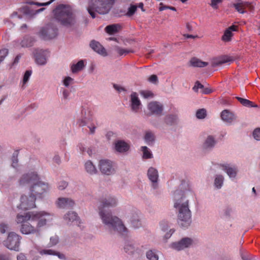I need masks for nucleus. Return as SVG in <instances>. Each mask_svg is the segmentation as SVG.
Listing matches in <instances>:
<instances>
[{
  "label": "nucleus",
  "mask_w": 260,
  "mask_h": 260,
  "mask_svg": "<svg viewBox=\"0 0 260 260\" xmlns=\"http://www.w3.org/2000/svg\"><path fill=\"white\" fill-rule=\"evenodd\" d=\"M21 188H26L28 192L20 198V204L18 208L23 210H29L36 207L37 199H42L49 190L48 183L40 180L37 172L29 171L22 174L17 181Z\"/></svg>",
  "instance_id": "nucleus-1"
},
{
  "label": "nucleus",
  "mask_w": 260,
  "mask_h": 260,
  "mask_svg": "<svg viewBox=\"0 0 260 260\" xmlns=\"http://www.w3.org/2000/svg\"><path fill=\"white\" fill-rule=\"evenodd\" d=\"M52 213L46 211H28L16 215L15 221L20 224V232L23 235H39L41 229L49 225L54 219Z\"/></svg>",
  "instance_id": "nucleus-2"
},
{
  "label": "nucleus",
  "mask_w": 260,
  "mask_h": 260,
  "mask_svg": "<svg viewBox=\"0 0 260 260\" xmlns=\"http://www.w3.org/2000/svg\"><path fill=\"white\" fill-rule=\"evenodd\" d=\"M174 207L177 211V222L182 228H187L191 223V212L189 208L188 200L181 190L174 193Z\"/></svg>",
  "instance_id": "nucleus-3"
},
{
  "label": "nucleus",
  "mask_w": 260,
  "mask_h": 260,
  "mask_svg": "<svg viewBox=\"0 0 260 260\" xmlns=\"http://www.w3.org/2000/svg\"><path fill=\"white\" fill-rule=\"evenodd\" d=\"M98 214L105 231L112 234L114 230V198L112 196L101 199L98 207Z\"/></svg>",
  "instance_id": "nucleus-4"
},
{
  "label": "nucleus",
  "mask_w": 260,
  "mask_h": 260,
  "mask_svg": "<svg viewBox=\"0 0 260 260\" xmlns=\"http://www.w3.org/2000/svg\"><path fill=\"white\" fill-rule=\"evenodd\" d=\"M114 0H90L87 10L91 16L94 18V12L103 15L107 14L111 9Z\"/></svg>",
  "instance_id": "nucleus-5"
},
{
  "label": "nucleus",
  "mask_w": 260,
  "mask_h": 260,
  "mask_svg": "<svg viewBox=\"0 0 260 260\" xmlns=\"http://www.w3.org/2000/svg\"><path fill=\"white\" fill-rule=\"evenodd\" d=\"M54 13L56 19L64 25L70 26L75 22L72 10L69 6L60 5L54 10Z\"/></svg>",
  "instance_id": "nucleus-6"
},
{
  "label": "nucleus",
  "mask_w": 260,
  "mask_h": 260,
  "mask_svg": "<svg viewBox=\"0 0 260 260\" xmlns=\"http://www.w3.org/2000/svg\"><path fill=\"white\" fill-rule=\"evenodd\" d=\"M117 212L118 216L127 218L134 228L137 229L142 226L141 212L137 208L131 207L126 210L118 209Z\"/></svg>",
  "instance_id": "nucleus-7"
},
{
  "label": "nucleus",
  "mask_w": 260,
  "mask_h": 260,
  "mask_svg": "<svg viewBox=\"0 0 260 260\" xmlns=\"http://www.w3.org/2000/svg\"><path fill=\"white\" fill-rule=\"evenodd\" d=\"M21 237L15 232L9 233L8 237L3 242L4 245L8 249L18 251Z\"/></svg>",
  "instance_id": "nucleus-8"
},
{
  "label": "nucleus",
  "mask_w": 260,
  "mask_h": 260,
  "mask_svg": "<svg viewBox=\"0 0 260 260\" xmlns=\"http://www.w3.org/2000/svg\"><path fill=\"white\" fill-rule=\"evenodd\" d=\"M113 162L108 159H101L98 162V168L103 175H110L113 171Z\"/></svg>",
  "instance_id": "nucleus-9"
},
{
  "label": "nucleus",
  "mask_w": 260,
  "mask_h": 260,
  "mask_svg": "<svg viewBox=\"0 0 260 260\" xmlns=\"http://www.w3.org/2000/svg\"><path fill=\"white\" fill-rule=\"evenodd\" d=\"M39 34L44 40L52 39L57 36V29L52 25H47L40 29Z\"/></svg>",
  "instance_id": "nucleus-10"
},
{
  "label": "nucleus",
  "mask_w": 260,
  "mask_h": 260,
  "mask_svg": "<svg viewBox=\"0 0 260 260\" xmlns=\"http://www.w3.org/2000/svg\"><path fill=\"white\" fill-rule=\"evenodd\" d=\"M194 244L193 239L185 237L182 238L180 241L173 242L171 244V247L177 251H181L185 248H189Z\"/></svg>",
  "instance_id": "nucleus-11"
},
{
  "label": "nucleus",
  "mask_w": 260,
  "mask_h": 260,
  "mask_svg": "<svg viewBox=\"0 0 260 260\" xmlns=\"http://www.w3.org/2000/svg\"><path fill=\"white\" fill-rule=\"evenodd\" d=\"M129 107L132 112L137 113L142 108V104L136 92H132L129 96Z\"/></svg>",
  "instance_id": "nucleus-12"
},
{
  "label": "nucleus",
  "mask_w": 260,
  "mask_h": 260,
  "mask_svg": "<svg viewBox=\"0 0 260 260\" xmlns=\"http://www.w3.org/2000/svg\"><path fill=\"white\" fill-rule=\"evenodd\" d=\"M118 235L125 237L128 236V230L124 225L122 220L117 216H115V233Z\"/></svg>",
  "instance_id": "nucleus-13"
},
{
  "label": "nucleus",
  "mask_w": 260,
  "mask_h": 260,
  "mask_svg": "<svg viewBox=\"0 0 260 260\" xmlns=\"http://www.w3.org/2000/svg\"><path fill=\"white\" fill-rule=\"evenodd\" d=\"M36 62L39 65H44L47 62L48 52L46 50L36 49L34 52Z\"/></svg>",
  "instance_id": "nucleus-14"
},
{
  "label": "nucleus",
  "mask_w": 260,
  "mask_h": 260,
  "mask_svg": "<svg viewBox=\"0 0 260 260\" xmlns=\"http://www.w3.org/2000/svg\"><path fill=\"white\" fill-rule=\"evenodd\" d=\"M92 116V111L90 107L87 106H82L80 115L78 116L79 120H81L83 124H85L87 120H89Z\"/></svg>",
  "instance_id": "nucleus-15"
},
{
  "label": "nucleus",
  "mask_w": 260,
  "mask_h": 260,
  "mask_svg": "<svg viewBox=\"0 0 260 260\" xmlns=\"http://www.w3.org/2000/svg\"><path fill=\"white\" fill-rule=\"evenodd\" d=\"M56 206L60 209L72 208L75 204V201L70 198H59L55 202Z\"/></svg>",
  "instance_id": "nucleus-16"
},
{
  "label": "nucleus",
  "mask_w": 260,
  "mask_h": 260,
  "mask_svg": "<svg viewBox=\"0 0 260 260\" xmlns=\"http://www.w3.org/2000/svg\"><path fill=\"white\" fill-rule=\"evenodd\" d=\"M130 149L129 143L121 140L115 141V150L122 154H126Z\"/></svg>",
  "instance_id": "nucleus-17"
},
{
  "label": "nucleus",
  "mask_w": 260,
  "mask_h": 260,
  "mask_svg": "<svg viewBox=\"0 0 260 260\" xmlns=\"http://www.w3.org/2000/svg\"><path fill=\"white\" fill-rule=\"evenodd\" d=\"M147 108L151 114L156 115H160L163 110L162 105L156 101L150 102L148 104Z\"/></svg>",
  "instance_id": "nucleus-18"
},
{
  "label": "nucleus",
  "mask_w": 260,
  "mask_h": 260,
  "mask_svg": "<svg viewBox=\"0 0 260 260\" xmlns=\"http://www.w3.org/2000/svg\"><path fill=\"white\" fill-rule=\"evenodd\" d=\"M87 62L85 60L81 59L77 62L74 61L70 64V70L73 74H77L84 70Z\"/></svg>",
  "instance_id": "nucleus-19"
},
{
  "label": "nucleus",
  "mask_w": 260,
  "mask_h": 260,
  "mask_svg": "<svg viewBox=\"0 0 260 260\" xmlns=\"http://www.w3.org/2000/svg\"><path fill=\"white\" fill-rule=\"evenodd\" d=\"M123 249L127 254L133 255L138 251V247L134 241L127 240L124 243Z\"/></svg>",
  "instance_id": "nucleus-20"
},
{
  "label": "nucleus",
  "mask_w": 260,
  "mask_h": 260,
  "mask_svg": "<svg viewBox=\"0 0 260 260\" xmlns=\"http://www.w3.org/2000/svg\"><path fill=\"white\" fill-rule=\"evenodd\" d=\"M221 119L225 122L232 124L236 119V116L229 110H224L220 114Z\"/></svg>",
  "instance_id": "nucleus-21"
},
{
  "label": "nucleus",
  "mask_w": 260,
  "mask_h": 260,
  "mask_svg": "<svg viewBox=\"0 0 260 260\" xmlns=\"http://www.w3.org/2000/svg\"><path fill=\"white\" fill-rule=\"evenodd\" d=\"M84 170L86 173L90 175H96L98 169L96 166L90 160H86L83 163Z\"/></svg>",
  "instance_id": "nucleus-22"
},
{
  "label": "nucleus",
  "mask_w": 260,
  "mask_h": 260,
  "mask_svg": "<svg viewBox=\"0 0 260 260\" xmlns=\"http://www.w3.org/2000/svg\"><path fill=\"white\" fill-rule=\"evenodd\" d=\"M90 47L96 53L103 56L108 55V53L105 48L98 42L92 41L90 44Z\"/></svg>",
  "instance_id": "nucleus-23"
},
{
  "label": "nucleus",
  "mask_w": 260,
  "mask_h": 260,
  "mask_svg": "<svg viewBox=\"0 0 260 260\" xmlns=\"http://www.w3.org/2000/svg\"><path fill=\"white\" fill-rule=\"evenodd\" d=\"M147 175L149 180L153 183V187L154 188H156L158 179V173L157 170L153 167H150L148 170Z\"/></svg>",
  "instance_id": "nucleus-24"
},
{
  "label": "nucleus",
  "mask_w": 260,
  "mask_h": 260,
  "mask_svg": "<svg viewBox=\"0 0 260 260\" xmlns=\"http://www.w3.org/2000/svg\"><path fill=\"white\" fill-rule=\"evenodd\" d=\"M63 219L66 223L70 224L73 222H76L77 223H80L79 218L77 214L74 211H69L63 216Z\"/></svg>",
  "instance_id": "nucleus-25"
},
{
  "label": "nucleus",
  "mask_w": 260,
  "mask_h": 260,
  "mask_svg": "<svg viewBox=\"0 0 260 260\" xmlns=\"http://www.w3.org/2000/svg\"><path fill=\"white\" fill-rule=\"evenodd\" d=\"M222 169L225 171L230 178H235L237 175V169L235 167H232L230 164H222L220 165Z\"/></svg>",
  "instance_id": "nucleus-26"
},
{
  "label": "nucleus",
  "mask_w": 260,
  "mask_h": 260,
  "mask_svg": "<svg viewBox=\"0 0 260 260\" xmlns=\"http://www.w3.org/2000/svg\"><path fill=\"white\" fill-rule=\"evenodd\" d=\"M44 9L45 8H41L37 10H34L30 6H26L22 8V12L28 18H31L44 11Z\"/></svg>",
  "instance_id": "nucleus-27"
},
{
  "label": "nucleus",
  "mask_w": 260,
  "mask_h": 260,
  "mask_svg": "<svg viewBox=\"0 0 260 260\" xmlns=\"http://www.w3.org/2000/svg\"><path fill=\"white\" fill-rule=\"evenodd\" d=\"M233 6L238 12L242 14L245 12L244 10L246 8H249L250 10L253 9V6L248 2H241L237 4H234Z\"/></svg>",
  "instance_id": "nucleus-28"
},
{
  "label": "nucleus",
  "mask_w": 260,
  "mask_h": 260,
  "mask_svg": "<svg viewBox=\"0 0 260 260\" xmlns=\"http://www.w3.org/2000/svg\"><path fill=\"white\" fill-rule=\"evenodd\" d=\"M216 141L215 138L211 135L208 136L203 144V148L205 150H211L215 145Z\"/></svg>",
  "instance_id": "nucleus-29"
},
{
  "label": "nucleus",
  "mask_w": 260,
  "mask_h": 260,
  "mask_svg": "<svg viewBox=\"0 0 260 260\" xmlns=\"http://www.w3.org/2000/svg\"><path fill=\"white\" fill-rule=\"evenodd\" d=\"M231 61H232V59L231 57L228 56H222L214 59L212 62V67H215Z\"/></svg>",
  "instance_id": "nucleus-30"
},
{
  "label": "nucleus",
  "mask_w": 260,
  "mask_h": 260,
  "mask_svg": "<svg viewBox=\"0 0 260 260\" xmlns=\"http://www.w3.org/2000/svg\"><path fill=\"white\" fill-rule=\"evenodd\" d=\"M41 255H56L61 259H65V256L63 254L61 253L58 251H55L52 249H44L40 251Z\"/></svg>",
  "instance_id": "nucleus-31"
},
{
  "label": "nucleus",
  "mask_w": 260,
  "mask_h": 260,
  "mask_svg": "<svg viewBox=\"0 0 260 260\" xmlns=\"http://www.w3.org/2000/svg\"><path fill=\"white\" fill-rule=\"evenodd\" d=\"M77 148L79 152L83 154L85 153H87L89 156L92 154L93 152L92 148L85 143H79L77 146Z\"/></svg>",
  "instance_id": "nucleus-32"
},
{
  "label": "nucleus",
  "mask_w": 260,
  "mask_h": 260,
  "mask_svg": "<svg viewBox=\"0 0 260 260\" xmlns=\"http://www.w3.org/2000/svg\"><path fill=\"white\" fill-rule=\"evenodd\" d=\"M190 65L193 67L202 68L208 65V62L203 61L201 59L193 57L189 61Z\"/></svg>",
  "instance_id": "nucleus-33"
},
{
  "label": "nucleus",
  "mask_w": 260,
  "mask_h": 260,
  "mask_svg": "<svg viewBox=\"0 0 260 260\" xmlns=\"http://www.w3.org/2000/svg\"><path fill=\"white\" fill-rule=\"evenodd\" d=\"M155 139L154 134L150 131H146L144 136V140L148 145L153 144Z\"/></svg>",
  "instance_id": "nucleus-34"
},
{
  "label": "nucleus",
  "mask_w": 260,
  "mask_h": 260,
  "mask_svg": "<svg viewBox=\"0 0 260 260\" xmlns=\"http://www.w3.org/2000/svg\"><path fill=\"white\" fill-rule=\"evenodd\" d=\"M31 73L32 72L30 70H27L24 73L22 80L20 83V85L22 88L24 89L25 88L26 84L31 76Z\"/></svg>",
  "instance_id": "nucleus-35"
},
{
  "label": "nucleus",
  "mask_w": 260,
  "mask_h": 260,
  "mask_svg": "<svg viewBox=\"0 0 260 260\" xmlns=\"http://www.w3.org/2000/svg\"><path fill=\"white\" fill-rule=\"evenodd\" d=\"M178 120V117L175 115H169L166 116L165 118V123L170 125L176 124Z\"/></svg>",
  "instance_id": "nucleus-36"
},
{
  "label": "nucleus",
  "mask_w": 260,
  "mask_h": 260,
  "mask_svg": "<svg viewBox=\"0 0 260 260\" xmlns=\"http://www.w3.org/2000/svg\"><path fill=\"white\" fill-rule=\"evenodd\" d=\"M238 101L243 106L247 107H256L257 105L254 104L252 102L240 97H236Z\"/></svg>",
  "instance_id": "nucleus-37"
},
{
  "label": "nucleus",
  "mask_w": 260,
  "mask_h": 260,
  "mask_svg": "<svg viewBox=\"0 0 260 260\" xmlns=\"http://www.w3.org/2000/svg\"><path fill=\"white\" fill-rule=\"evenodd\" d=\"M223 180L224 178L222 175H216L214 180V185L217 188L219 189L222 187L223 182Z\"/></svg>",
  "instance_id": "nucleus-38"
},
{
  "label": "nucleus",
  "mask_w": 260,
  "mask_h": 260,
  "mask_svg": "<svg viewBox=\"0 0 260 260\" xmlns=\"http://www.w3.org/2000/svg\"><path fill=\"white\" fill-rule=\"evenodd\" d=\"M141 150L143 152V158L149 159L152 158L153 155L147 147L142 146L141 147Z\"/></svg>",
  "instance_id": "nucleus-39"
},
{
  "label": "nucleus",
  "mask_w": 260,
  "mask_h": 260,
  "mask_svg": "<svg viewBox=\"0 0 260 260\" xmlns=\"http://www.w3.org/2000/svg\"><path fill=\"white\" fill-rule=\"evenodd\" d=\"M115 51L116 52L119 56L126 55L128 53L133 52L132 50L123 49L119 47H115Z\"/></svg>",
  "instance_id": "nucleus-40"
},
{
  "label": "nucleus",
  "mask_w": 260,
  "mask_h": 260,
  "mask_svg": "<svg viewBox=\"0 0 260 260\" xmlns=\"http://www.w3.org/2000/svg\"><path fill=\"white\" fill-rule=\"evenodd\" d=\"M240 256L242 260H256L255 256L247 251H240Z\"/></svg>",
  "instance_id": "nucleus-41"
},
{
  "label": "nucleus",
  "mask_w": 260,
  "mask_h": 260,
  "mask_svg": "<svg viewBox=\"0 0 260 260\" xmlns=\"http://www.w3.org/2000/svg\"><path fill=\"white\" fill-rule=\"evenodd\" d=\"M74 79L70 76H66L62 78V83L66 87H68L74 83Z\"/></svg>",
  "instance_id": "nucleus-42"
},
{
  "label": "nucleus",
  "mask_w": 260,
  "mask_h": 260,
  "mask_svg": "<svg viewBox=\"0 0 260 260\" xmlns=\"http://www.w3.org/2000/svg\"><path fill=\"white\" fill-rule=\"evenodd\" d=\"M146 257L149 260H158V255L156 253L152 250H149L146 252Z\"/></svg>",
  "instance_id": "nucleus-43"
},
{
  "label": "nucleus",
  "mask_w": 260,
  "mask_h": 260,
  "mask_svg": "<svg viewBox=\"0 0 260 260\" xmlns=\"http://www.w3.org/2000/svg\"><path fill=\"white\" fill-rule=\"evenodd\" d=\"M233 36V33L230 29H226L222 37V40L225 42H228L231 40V37Z\"/></svg>",
  "instance_id": "nucleus-44"
},
{
  "label": "nucleus",
  "mask_w": 260,
  "mask_h": 260,
  "mask_svg": "<svg viewBox=\"0 0 260 260\" xmlns=\"http://www.w3.org/2000/svg\"><path fill=\"white\" fill-rule=\"evenodd\" d=\"M137 10V6L136 5H131L130 7L128 8L127 12L125 14L128 17H131L133 16Z\"/></svg>",
  "instance_id": "nucleus-45"
},
{
  "label": "nucleus",
  "mask_w": 260,
  "mask_h": 260,
  "mask_svg": "<svg viewBox=\"0 0 260 260\" xmlns=\"http://www.w3.org/2000/svg\"><path fill=\"white\" fill-rule=\"evenodd\" d=\"M59 242V238L57 236L54 235L50 237V242L48 244L50 247L56 245Z\"/></svg>",
  "instance_id": "nucleus-46"
},
{
  "label": "nucleus",
  "mask_w": 260,
  "mask_h": 260,
  "mask_svg": "<svg viewBox=\"0 0 260 260\" xmlns=\"http://www.w3.org/2000/svg\"><path fill=\"white\" fill-rule=\"evenodd\" d=\"M206 116V111L204 109L198 110L196 113V116L199 119H203Z\"/></svg>",
  "instance_id": "nucleus-47"
},
{
  "label": "nucleus",
  "mask_w": 260,
  "mask_h": 260,
  "mask_svg": "<svg viewBox=\"0 0 260 260\" xmlns=\"http://www.w3.org/2000/svg\"><path fill=\"white\" fill-rule=\"evenodd\" d=\"M232 209L230 207H226L222 211V216L225 218H229L232 212Z\"/></svg>",
  "instance_id": "nucleus-48"
},
{
  "label": "nucleus",
  "mask_w": 260,
  "mask_h": 260,
  "mask_svg": "<svg viewBox=\"0 0 260 260\" xmlns=\"http://www.w3.org/2000/svg\"><path fill=\"white\" fill-rule=\"evenodd\" d=\"M123 25L121 24H115V34L116 32H119L122 29ZM119 38H117L115 35V42H119Z\"/></svg>",
  "instance_id": "nucleus-49"
},
{
  "label": "nucleus",
  "mask_w": 260,
  "mask_h": 260,
  "mask_svg": "<svg viewBox=\"0 0 260 260\" xmlns=\"http://www.w3.org/2000/svg\"><path fill=\"white\" fill-rule=\"evenodd\" d=\"M105 30L108 36H113L114 35V24L106 26Z\"/></svg>",
  "instance_id": "nucleus-50"
},
{
  "label": "nucleus",
  "mask_w": 260,
  "mask_h": 260,
  "mask_svg": "<svg viewBox=\"0 0 260 260\" xmlns=\"http://www.w3.org/2000/svg\"><path fill=\"white\" fill-rule=\"evenodd\" d=\"M140 93L145 99L153 97V94L150 91L142 90L140 92Z\"/></svg>",
  "instance_id": "nucleus-51"
},
{
  "label": "nucleus",
  "mask_w": 260,
  "mask_h": 260,
  "mask_svg": "<svg viewBox=\"0 0 260 260\" xmlns=\"http://www.w3.org/2000/svg\"><path fill=\"white\" fill-rule=\"evenodd\" d=\"M8 54V50L7 49L0 50V63L4 60Z\"/></svg>",
  "instance_id": "nucleus-52"
},
{
  "label": "nucleus",
  "mask_w": 260,
  "mask_h": 260,
  "mask_svg": "<svg viewBox=\"0 0 260 260\" xmlns=\"http://www.w3.org/2000/svg\"><path fill=\"white\" fill-rule=\"evenodd\" d=\"M68 185V183L67 182L65 181H61L58 183V188L60 190H62L64 189Z\"/></svg>",
  "instance_id": "nucleus-53"
},
{
  "label": "nucleus",
  "mask_w": 260,
  "mask_h": 260,
  "mask_svg": "<svg viewBox=\"0 0 260 260\" xmlns=\"http://www.w3.org/2000/svg\"><path fill=\"white\" fill-rule=\"evenodd\" d=\"M204 86L203 85L200 83L199 81H197L196 82L195 85L192 89L195 92H198L199 89H201L202 90V89L204 88Z\"/></svg>",
  "instance_id": "nucleus-54"
},
{
  "label": "nucleus",
  "mask_w": 260,
  "mask_h": 260,
  "mask_svg": "<svg viewBox=\"0 0 260 260\" xmlns=\"http://www.w3.org/2000/svg\"><path fill=\"white\" fill-rule=\"evenodd\" d=\"M253 136L255 140H260V128H257L254 130Z\"/></svg>",
  "instance_id": "nucleus-55"
},
{
  "label": "nucleus",
  "mask_w": 260,
  "mask_h": 260,
  "mask_svg": "<svg viewBox=\"0 0 260 260\" xmlns=\"http://www.w3.org/2000/svg\"><path fill=\"white\" fill-rule=\"evenodd\" d=\"M54 1L55 0H50L49 2H46V3H43L29 2V3H28V4H30V5H32V4L36 5L38 6H45L49 5L52 3H53Z\"/></svg>",
  "instance_id": "nucleus-56"
},
{
  "label": "nucleus",
  "mask_w": 260,
  "mask_h": 260,
  "mask_svg": "<svg viewBox=\"0 0 260 260\" xmlns=\"http://www.w3.org/2000/svg\"><path fill=\"white\" fill-rule=\"evenodd\" d=\"M221 2L222 0H212L210 5L213 9H216L218 8V4L221 3Z\"/></svg>",
  "instance_id": "nucleus-57"
},
{
  "label": "nucleus",
  "mask_w": 260,
  "mask_h": 260,
  "mask_svg": "<svg viewBox=\"0 0 260 260\" xmlns=\"http://www.w3.org/2000/svg\"><path fill=\"white\" fill-rule=\"evenodd\" d=\"M70 93L67 89H63L62 90V98L64 100H68L69 98Z\"/></svg>",
  "instance_id": "nucleus-58"
},
{
  "label": "nucleus",
  "mask_w": 260,
  "mask_h": 260,
  "mask_svg": "<svg viewBox=\"0 0 260 260\" xmlns=\"http://www.w3.org/2000/svg\"><path fill=\"white\" fill-rule=\"evenodd\" d=\"M8 226L7 224L2 223L0 224V232L2 234H4L6 231L8 230Z\"/></svg>",
  "instance_id": "nucleus-59"
},
{
  "label": "nucleus",
  "mask_w": 260,
  "mask_h": 260,
  "mask_svg": "<svg viewBox=\"0 0 260 260\" xmlns=\"http://www.w3.org/2000/svg\"><path fill=\"white\" fill-rule=\"evenodd\" d=\"M148 80L149 82L155 84L158 81V78L156 75H152L149 77Z\"/></svg>",
  "instance_id": "nucleus-60"
},
{
  "label": "nucleus",
  "mask_w": 260,
  "mask_h": 260,
  "mask_svg": "<svg viewBox=\"0 0 260 260\" xmlns=\"http://www.w3.org/2000/svg\"><path fill=\"white\" fill-rule=\"evenodd\" d=\"M114 133L112 131H109L106 133L105 137L108 141H110L113 138Z\"/></svg>",
  "instance_id": "nucleus-61"
},
{
  "label": "nucleus",
  "mask_w": 260,
  "mask_h": 260,
  "mask_svg": "<svg viewBox=\"0 0 260 260\" xmlns=\"http://www.w3.org/2000/svg\"><path fill=\"white\" fill-rule=\"evenodd\" d=\"M12 166L13 168H16L18 166V160L17 156H13L12 158Z\"/></svg>",
  "instance_id": "nucleus-62"
},
{
  "label": "nucleus",
  "mask_w": 260,
  "mask_h": 260,
  "mask_svg": "<svg viewBox=\"0 0 260 260\" xmlns=\"http://www.w3.org/2000/svg\"><path fill=\"white\" fill-rule=\"evenodd\" d=\"M17 260H27L26 256L23 253H19L17 256Z\"/></svg>",
  "instance_id": "nucleus-63"
},
{
  "label": "nucleus",
  "mask_w": 260,
  "mask_h": 260,
  "mask_svg": "<svg viewBox=\"0 0 260 260\" xmlns=\"http://www.w3.org/2000/svg\"><path fill=\"white\" fill-rule=\"evenodd\" d=\"M169 6H165V5H164L163 3H160L159 4V10L160 11H164L166 9H169Z\"/></svg>",
  "instance_id": "nucleus-64"
}]
</instances>
